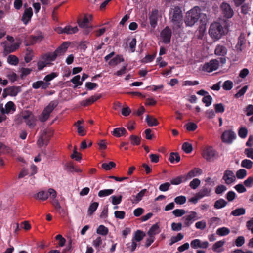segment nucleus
<instances>
[{"instance_id":"nucleus-1","label":"nucleus","mask_w":253,"mask_h":253,"mask_svg":"<svg viewBox=\"0 0 253 253\" xmlns=\"http://www.w3.org/2000/svg\"><path fill=\"white\" fill-rule=\"evenodd\" d=\"M201 15V9L195 6L186 13L185 23L186 26L191 27L197 22Z\"/></svg>"},{"instance_id":"nucleus-2","label":"nucleus","mask_w":253,"mask_h":253,"mask_svg":"<svg viewBox=\"0 0 253 253\" xmlns=\"http://www.w3.org/2000/svg\"><path fill=\"white\" fill-rule=\"evenodd\" d=\"M225 29L219 22H214L210 25L209 33L212 38L218 40L225 34Z\"/></svg>"},{"instance_id":"nucleus-3","label":"nucleus","mask_w":253,"mask_h":253,"mask_svg":"<svg viewBox=\"0 0 253 253\" xmlns=\"http://www.w3.org/2000/svg\"><path fill=\"white\" fill-rule=\"evenodd\" d=\"M169 18L171 21L177 28H180L183 20V15L181 9L178 6H175L169 12Z\"/></svg>"},{"instance_id":"nucleus-4","label":"nucleus","mask_w":253,"mask_h":253,"mask_svg":"<svg viewBox=\"0 0 253 253\" xmlns=\"http://www.w3.org/2000/svg\"><path fill=\"white\" fill-rule=\"evenodd\" d=\"M59 102L57 100H54L51 101L48 105L43 110L42 116L40 118L42 122L46 121L49 117L51 113L57 106Z\"/></svg>"},{"instance_id":"nucleus-5","label":"nucleus","mask_w":253,"mask_h":253,"mask_svg":"<svg viewBox=\"0 0 253 253\" xmlns=\"http://www.w3.org/2000/svg\"><path fill=\"white\" fill-rule=\"evenodd\" d=\"M220 7L221 13L224 18L230 19L233 16L234 11L229 4L223 2L221 4Z\"/></svg>"},{"instance_id":"nucleus-6","label":"nucleus","mask_w":253,"mask_h":253,"mask_svg":"<svg viewBox=\"0 0 253 253\" xmlns=\"http://www.w3.org/2000/svg\"><path fill=\"white\" fill-rule=\"evenodd\" d=\"M202 155L207 161H211L215 157L216 152L212 147L207 146L203 149Z\"/></svg>"},{"instance_id":"nucleus-7","label":"nucleus","mask_w":253,"mask_h":253,"mask_svg":"<svg viewBox=\"0 0 253 253\" xmlns=\"http://www.w3.org/2000/svg\"><path fill=\"white\" fill-rule=\"evenodd\" d=\"M219 66V61L216 59L211 60L209 62L205 63L202 70L208 72H211L217 70Z\"/></svg>"},{"instance_id":"nucleus-8","label":"nucleus","mask_w":253,"mask_h":253,"mask_svg":"<svg viewBox=\"0 0 253 253\" xmlns=\"http://www.w3.org/2000/svg\"><path fill=\"white\" fill-rule=\"evenodd\" d=\"M236 138V134L232 130H225L221 135V140L223 142L231 143Z\"/></svg>"},{"instance_id":"nucleus-9","label":"nucleus","mask_w":253,"mask_h":253,"mask_svg":"<svg viewBox=\"0 0 253 253\" xmlns=\"http://www.w3.org/2000/svg\"><path fill=\"white\" fill-rule=\"evenodd\" d=\"M171 34V30L168 26L165 27L161 31L160 36L163 39V42L165 44H169L170 43Z\"/></svg>"},{"instance_id":"nucleus-10","label":"nucleus","mask_w":253,"mask_h":253,"mask_svg":"<svg viewBox=\"0 0 253 253\" xmlns=\"http://www.w3.org/2000/svg\"><path fill=\"white\" fill-rule=\"evenodd\" d=\"M222 179L224 180L226 184L230 185L235 181L236 176L232 170H226L224 172Z\"/></svg>"},{"instance_id":"nucleus-11","label":"nucleus","mask_w":253,"mask_h":253,"mask_svg":"<svg viewBox=\"0 0 253 253\" xmlns=\"http://www.w3.org/2000/svg\"><path fill=\"white\" fill-rule=\"evenodd\" d=\"M6 42H4L2 43V44H4L3 47V54L5 55H7V54L14 52L19 47V43H15L14 44L11 45H6Z\"/></svg>"},{"instance_id":"nucleus-12","label":"nucleus","mask_w":253,"mask_h":253,"mask_svg":"<svg viewBox=\"0 0 253 253\" xmlns=\"http://www.w3.org/2000/svg\"><path fill=\"white\" fill-rule=\"evenodd\" d=\"M5 108L1 106L0 110L2 114L13 113L16 110V107L12 101H8L5 106Z\"/></svg>"},{"instance_id":"nucleus-13","label":"nucleus","mask_w":253,"mask_h":253,"mask_svg":"<svg viewBox=\"0 0 253 253\" xmlns=\"http://www.w3.org/2000/svg\"><path fill=\"white\" fill-rule=\"evenodd\" d=\"M211 190V187H209L207 184H205L197 194L198 195L199 198L202 199L204 197L210 196Z\"/></svg>"},{"instance_id":"nucleus-14","label":"nucleus","mask_w":253,"mask_h":253,"mask_svg":"<svg viewBox=\"0 0 253 253\" xmlns=\"http://www.w3.org/2000/svg\"><path fill=\"white\" fill-rule=\"evenodd\" d=\"M49 195L50 198L51 199V203L52 205L56 209H59L61 208L60 203L57 199H56L57 196V192L56 191L52 189L49 188Z\"/></svg>"},{"instance_id":"nucleus-15","label":"nucleus","mask_w":253,"mask_h":253,"mask_svg":"<svg viewBox=\"0 0 253 253\" xmlns=\"http://www.w3.org/2000/svg\"><path fill=\"white\" fill-rule=\"evenodd\" d=\"M197 214L195 211H191L189 215L184 216L182 219L184 220V224L186 227L189 226L192 223V221H195L198 218L197 217Z\"/></svg>"},{"instance_id":"nucleus-16","label":"nucleus","mask_w":253,"mask_h":253,"mask_svg":"<svg viewBox=\"0 0 253 253\" xmlns=\"http://www.w3.org/2000/svg\"><path fill=\"white\" fill-rule=\"evenodd\" d=\"M159 11L157 9L152 10L149 15V21L151 26L155 28L157 25L158 19Z\"/></svg>"},{"instance_id":"nucleus-17","label":"nucleus","mask_w":253,"mask_h":253,"mask_svg":"<svg viewBox=\"0 0 253 253\" xmlns=\"http://www.w3.org/2000/svg\"><path fill=\"white\" fill-rule=\"evenodd\" d=\"M203 171L201 169L199 168H195L192 170H190L188 173L185 175V179L184 181L190 179L192 178L201 175Z\"/></svg>"},{"instance_id":"nucleus-18","label":"nucleus","mask_w":253,"mask_h":253,"mask_svg":"<svg viewBox=\"0 0 253 253\" xmlns=\"http://www.w3.org/2000/svg\"><path fill=\"white\" fill-rule=\"evenodd\" d=\"M33 10L32 8L29 7L25 10L21 18V20L25 25H27L31 20Z\"/></svg>"},{"instance_id":"nucleus-19","label":"nucleus","mask_w":253,"mask_h":253,"mask_svg":"<svg viewBox=\"0 0 253 253\" xmlns=\"http://www.w3.org/2000/svg\"><path fill=\"white\" fill-rule=\"evenodd\" d=\"M101 97V95L99 94L97 95H93L91 96L90 97L84 100H83L81 102L80 104L82 106L86 107L87 106H89L91 105V104L93 103L94 102L98 100Z\"/></svg>"},{"instance_id":"nucleus-20","label":"nucleus","mask_w":253,"mask_h":253,"mask_svg":"<svg viewBox=\"0 0 253 253\" xmlns=\"http://www.w3.org/2000/svg\"><path fill=\"white\" fill-rule=\"evenodd\" d=\"M50 196L49 189L47 191H41L34 196L35 199L45 201Z\"/></svg>"},{"instance_id":"nucleus-21","label":"nucleus","mask_w":253,"mask_h":253,"mask_svg":"<svg viewBox=\"0 0 253 253\" xmlns=\"http://www.w3.org/2000/svg\"><path fill=\"white\" fill-rule=\"evenodd\" d=\"M57 57L56 53L53 52L44 54L41 56V58L42 60H45L47 62H50L55 61Z\"/></svg>"},{"instance_id":"nucleus-22","label":"nucleus","mask_w":253,"mask_h":253,"mask_svg":"<svg viewBox=\"0 0 253 253\" xmlns=\"http://www.w3.org/2000/svg\"><path fill=\"white\" fill-rule=\"evenodd\" d=\"M246 43V39L245 37L240 35L238 38V43L236 45V49L238 52H241L243 50L244 46Z\"/></svg>"},{"instance_id":"nucleus-23","label":"nucleus","mask_w":253,"mask_h":253,"mask_svg":"<svg viewBox=\"0 0 253 253\" xmlns=\"http://www.w3.org/2000/svg\"><path fill=\"white\" fill-rule=\"evenodd\" d=\"M5 90H8L9 95L11 96H16L21 91L20 86H9L6 88Z\"/></svg>"},{"instance_id":"nucleus-24","label":"nucleus","mask_w":253,"mask_h":253,"mask_svg":"<svg viewBox=\"0 0 253 253\" xmlns=\"http://www.w3.org/2000/svg\"><path fill=\"white\" fill-rule=\"evenodd\" d=\"M68 44L67 42H64L60 46H59L54 51L57 56L63 54L67 50Z\"/></svg>"},{"instance_id":"nucleus-25","label":"nucleus","mask_w":253,"mask_h":253,"mask_svg":"<svg viewBox=\"0 0 253 253\" xmlns=\"http://www.w3.org/2000/svg\"><path fill=\"white\" fill-rule=\"evenodd\" d=\"M112 134L116 137H120L122 135L127 134V131L124 127H118L116 128L113 130Z\"/></svg>"},{"instance_id":"nucleus-26","label":"nucleus","mask_w":253,"mask_h":253,"mask_svg":"<svg viewBox=\"0 0 253 253\" xmlns=\"http://www.w3.org/2000/svg\"><path fill=\"white\" fill-rule=\"evenodd\" d=\"M214 52L216 55L224 56L227 53V48L223 45H217Z\"/></svg>"},{"instance_id":"nucleus-27","label":"nucleus","mask_w":253,"mask_h":253,"mask_svg":"<svg viewBox=\"0 0 253 253\" xmlns=\"http://www.w3.org/2000/svg\"><path fill=\"white\" fill-rule=\"evenodd\" d=\"M147 192V189H144L141 190L138 194L136 195H133V199L132 200L133 203H138L139 201H140L143 197L144 196L145 194Z\"/></svg>"},{"instance_id":"nucleus-28","label":"nucleus","mask_w":253,"mask_h":253,"mask_svg":"<svg viewBox=\"0 0 253 253\" xmlns=\"http://www.w3.org/2000/svg\"><path fill=\"white\" fill-rule=\"evenodd\" d=\"M228 202L222 198L216 200L214 203V208L215 209H220L227 206Z\"/></svg>"},{"instance_id":"nucleus-29","label":"nucleus","mask_w":253,"mask_h":253,"mask_svg":"<svg viewBox=\"0 0 253 253\" xmlns=\"http://www.w3.org/2000/svg\"><path fill=\"white\" fill-rule=\"evenodd\" d=\"M146 121L150 126H157L159 125V122L157 119L149 115H147L146 117Z\"/></svg>"},{"instance_id":"nucleus-30","label":"nucleus","mask_w":253,"mask_h":253,"mask_svg":"<svg viewBox=\"0 0 253 253\" xmlns=\"http://www.w3.org/2000/svg\"><path fill=\"white\" fill-rule=\"evenodd\" d=\"M159 232V226L158 223H156L151 226L148 231L147 234L149 236L154 237V236L158 234Z\"/></svg>"},{"instance_id":"nucleus-31","label":"nucleus","mask_w":253,"mask_h":253,"mask_svg":"<svg viewBox=\"0 0 253 253\" xmlns=\"http://www.w3.org/2000/svg\"><path fill=\"white\" fill-rule=\"evenodd\" d=\"M224 244L225 241L224 240L218 241L213 244L212 250L215 252L220 253L223 251V250L219 249V248L222 247Z\"/></svg>"},{"instance_id":"nucleus-32","label":"nucleus","mask_w":253,"mask_h":253,"mask_svg":"<svg viewBox=\"0 0 253 253\" xmlns=\"http://www.w3.org/2000/svg\"><path fill=\"white\" fill-rule=\"evenodd\" d=\"M77 22L79 26L81 28H85L88 27L89 19L86 16H85L84 17L83 19L81 18H78L77 20Z\"/></svg>"},{"instance_id":"nucleus-33","label":"nucleus","mask_w":253,"mask_h":253,"mask_svg":"<svg viewBox=\"0 0 253 253\" xmlns=\"http://www.w3.org/2000/svg\"><path fill=\"white\" fill-rule=\"evenodd\" d=\"M124 61V59L122 56L120 55H117L109 62L108 64L110 66L116 65L118 63L121 62H123Z\"/></svg>"},{"instance_id":"nucleus-34","label":"nucleus","mask_w":253,"mask_h":253,"mask_svg":"<svg viewBox=\"0 0 253 253\" xmlns=\"http://www.w3.org/2000/svg\"><path fill=\"white\" fill-rule=\"evenodd\" d=\"M246 213V210L244 208H240L233 210L231 212V215L234 216H239L244 215Z\"/></svg>"},{"instance_id":"nucleus-35","label":"nucleus","mask_w":253,"mask_h":253,"mask_svg":"<svg viewBox=\"0 0 253 253\" xmlns=\"http://www.w3.org/2000/svg\"><path fill=\"white\" fill-rule=\"evenodd\" d=\"M33 56L34 53L33 50L29 48H27L24 57L25 61L26 63H29L33 59Z\"/></svg>"},{"instance_id":"nucleus-36","label":"nucleus","mask_w":253,"mask_h":253,"mask_svg":"<svg viewBox=\"0 0 253 253\" xmlns=\"http://www.w3.org/2000/svg\"><path fill=\"white\" fill-rule=\"evenodd\" d=\"M184 237L183 235L179 233L176 236H172L170 240V242L169 243V246H172L175 243H176L180 240H181Z\"/></svg>"},{"instance_id":"nucleus-37","label":"nucleus","mask_w":253,"mask_h":253,"mask_svg":"<svg viewBox=\"0 0 253 253\" xmlns=\"http://www.w3.org/2000/svg\"><path fill=\"white\" fill-rule=\"evenodd\" d=\"M169 160L171 163L176 162H179L180 160V157L179 154L177 152H171L170 153Z\"/></svg>"},{"instance_id":"nucleus-38","label":"nucleus","mask_w":253,"mask_h":253,"mask_svg":"<svg viewBox=\"0 0 253 253\" xmlns=\"http://www.w3.org/2000/svg\"><path fill=\"white\" fill-rule=\"evenodd\" d=\"M63 30H64V32L67 34H74L77 32L78 31V28L77 26L72 27V26L68 25L66 26L64 28Z\"/></svg>"},{"instance_id":"nucleus-39","label":"nucleus","mask_w":253,"mask_h":253,"mask_svg":"<svg viewBox=\"0 0 253 253\" xmlns=\"http://www.w3.org/2000/svg\"><path fill=\"white\" fill-rule=\"evenodd\" d=\"M230 233V230L225 227L218 228L216 231V234L220 236H224Z\"/></svg>"},{"instance_id":"nucleus-40","label":"nucleus","mask_w":253,"mask_h":253,"mask_svg":"<svg viewBox=\"0 0 253 253\" xmlns=\"http://www.w3.org/2000/svg\"><path fill=\"white\" fill-rule=\"evenodd\" d=\"M7 62L12 65H17L19 63V59L15 55H10L7 57Z\"/></svg>"},{"instance_id":"nucleus-41","label":"nucleus","mask_w":253,"mask_h":253,"mask_svg":"<svg viewBox=\"0 0 253 253\" xmlns=\"http://www.w3.org/2000/svg\"><path fill=\"white\" fill-rule=\"evenodd\" d=\"M65 169L70 171V172H81V170L79 169H77V168L75 167L73 164L71 162H69V163H67L66 165H65Z\"/></svg>"},{"instance_id":"nucleus-42","label":"nucleus","mask_w":253,"mask_h":253,"mask_svg":"<svg viewBox=\"0 0 253 253\" xmlns=\"http://www.w3.org/2000/svg\"><path fill=\"white\" fill-rule=\"evenodd\" d=\"M185 177V176L180 175L173 178L170 180V183L172 185H179L183 181H184Z\"/></svg>"},{"instance_id":"nucleus-43","label":"nucleus","mask_w":253,"mask_h":253,"mask_svg":"<svg viewBox=\"0 0 253 253\" xmlns=\"http://www.w3.org/2000/svg\"><path fill=\"white\" fill-rule=\"evenodd\" d=\"M98 205H99L98 203L96 202H93L92 203H91L90 205L89 208L88 209V211H87L88 214L89 215H92L95 211L96 209H97V208L98 207Z\"/></svg>"},{"instance_id":"nucleus-44","label":"nucleus","mask_w":253,"mask_h":253,"mask_svg":"<svg viewBox=\"0 0 253 253\" xmlns=\"http://www.w3.org/2000/svg\"><path fill=\"white\" fill-rule=\"evenodd\" d=\"M113 192V189H104L99 191L98 195L99 197H104L112 194Z\"/></svg>"},{"instance_id":"nucleus-45","label":"nucleus","mask_w":253,"mask_h":253,"mask_svg":"<svg viewBox=\"0 0 253 253\" xmlns=\"http://www.w3.org/2000/svg\"><path fill=\"white\" fill-rule=\"evenodd\" d=\"M247 175V171L245 169H240L236 173V177L238 179H244Z\"/></svg>"},{"instance_id":"nucleus-46","label":"nucleus","mask_w":253,"mask_h":253,"mask_svg":"<svg viewBox=\"0 0 253 253\" xmlns=\"http://www.w3.org/2000/svg\"><path fill=\"white\" fill-rule=\"evenodd\" d=\"M108 229L103 225H100L96 231L97 234L105 236L108 233Z\"/></svg>"},{"instance_id":"nucleus-47","label":"nucleus","mask_w":253,"mask_h":253,"mask_svg":"<svg viewBox=\"0 0 253 253\" xmlns=\"http://www.w3.org/2000/svg\"><path fill=\"white\" fill-rule=\"evenodd\" d=\"M129 139L132 145H139L140 144L141 138L137 136L131 135L129 137Z\"/></svg>"},{"instance_id":"nucleus-48","label":"nucleus","mask_w":253,"mask_h":253,"mask_svg":"<svg viewBox=\"0 0 253 253\" xmlns=\"http://www.w3.org/2000/svg\"><path fill=\"white\" fill-rule=\"evenodd\" d=\"M182 149L186 153L188 154L192 151L193 147L192 144L187 142H185L182 144Z\"/></svg>"},{"instance_id":"nucleus-49","label":"nucleus","mask_w":253,"mask_h":253,"mask_svg":"<svg viewBox=\"0 0 253 253\" xmlns=\"http://www.w3.org/2000/svg\"><path fill=\"white\" fill-rule=\"evenodd\" d=\"M253 162L249 159H244L242 160L241 166L242 167L247 169H250L253 166Z\"/></svg>"},{"instance_id":"nucleus-50","label":"nucleus","mask_w":253,"mask_h":253,"mask_svg":"<svg viewBox=\"0 0 253 253\" xmlns=\"http://www.w3.org/2000/svg\"><path fill=\"white\" fill-rule=\"evenodd\" d=\"M221 219L219 217H213L211 218L208 220V224L210 226H212L214 225L221 224Z\"/></svg>"},{"instance_id":"nucleus-51","label":"nucleus","mask_w":253,"mask_h":253,"mask_svg":"<svg viewBox=\"0 0 253 253\" xmlns=\"http://www.w3.org/2000/svg\"><path fill=\"white\" fill-rule=\"evenodd\" d=\"M116 167V164L114 162H110L109 163H103L101 165V167L102 169H104L105 170H110L113 168H115Z\"/></svg>"},{"instance_id":"nucleus-52","label":"nucleus","mask_w":253,"mask_h":253,"mask_svg":"<svg viewBox=\"0 0 253 253\" xmlns=\"http://www.w3.org/2000/svg\"><path fill=\"white\" fill-rule=\"evenodd\" d=\"M145 234L144 233V232H143L141 230H138L135 232V236H134L135 240H136L137 242H140L143 239V238L145 236Z\"/></svg>"},{"instance_id":"nucleus-53","label":"nucleus","mask_w":253,"mask_h":253,"mask_svg":"<svg viewBox=\"0 0 253 253\" xmlns=\"http://www.w3.org/2000/svg\"><path fill=\"white\" fill-rule=\"evenodd\" d=\"M227 187L224 185H219L215 189V193L216 194L220 195L227 190Z\"/></svg>"},{"instance_id":"nucleus-54","label":"nucleus","mask_w":253,"mask_h":253,"mask_svg":"<svg viewBox=\"0 0 253 253\" xmlns=\"http://www.w3.org/2000/svg\"><path fill=\"white\" fill-rule=\"evenodd\" d=\"M233 86V82L231 81L227 80L224 82L222 87L224 90H230L232 88Z\"/></svg>"},{"instance_id":"nucleus-55","label":"nucleus","mask_w":253,"mask_h":253,"mask_svg":"<svg viewBox=\"0 0 253 253\" xmlns=\"http://www.w3.org/2000/svg\"><path fill=\"white\" fill-rule=\"evenodd\" d=\"M51 63L50 62H47L45 60H39L37 63L38 69L39 70H42L45 67H46L47 66L49 65Z\"/></svg>"},{"instance_id":"nucleus-56","label":"nucleus","mask_w":253,"mask_h":253,"mask_svg":"<svg viewBox=\"0 0 253 253\" xmlns=\"http://www.w3.org/2000/svg\"><path fill=\"white\" fill-rule=\"evenodd\" d=\"M214 109L216 113H222L225 111V107L223 104L221 103H217L214 105Z\"/></svg>"},{"instance_id":"nucleus-57","label":"nucleus","mask_w":253,"mask_h":253,"mask_svg":"<svg viewBox=\"0 0 253 253\" xmlns=\"http://www.w3.org/2000/svg\"><path fill=\"white\" fill-rule=\"evenodd\" d=\"M174 201L177 204L182 205L186 202V198L184 196H179L174 198Z\"/></svg>"},{"instance_id":"nucleus-58","label":"nucleus","mask_w":253,"mask_h":253,"mask_svg":"<svg viewBox=\"0 0 253 253\" xmlns=\"http://www.w3.org/2000/svg\"><path fill=\"white\" fill-rule=\"evenodd\" d=\"M201 181L198 178L193 179L189 183V186L193 189H196L200 184Z\"/></svg>"},{"instance_id":"nucleus-59","label":"nucleus","mask_w":253,"mask_h":253,"mask_svg":"<svg viewBox=\"0 0 253 253\" xmlns=\"http://www.w3.org/2000/svg\"><path fill=\"white\" fill-rule=\"evenodd\" d=\"M248 134V130L245 127H241L238 131V135L241 138H245Z\"/></svg>"},{"instance_id":"nucleus-60","label":"nucleus","mask_w":253,"mask_h":253,"mask_svg":"<svg viewBox=\"0 0 253 253\" xmlns=\"http://www.w3.org/2000/svg\"><path fill=\"white\" fill-rule=\"evenodd\" d=\"M212 100L211 96L210 95H207L202 98V102L205 104L206 106L208 107L211 105Z\"/></svg>"},{"instance_id":"nucleus-61","label":"nucleus","mask_w":253,"mask_h":253,"mask_svg":"<svg viewBox=\"0 0 253 253\" xmlns=\"http://www.w3.org/2000/svg\"><path fill=\"white\" fill-rule=\"evenodd\" d=\"M80 75H76L71 79V82L76 86H80L82 84V81H80Z\"/></svg>"},{"instance_id":"nucleus-62","label":"nucleus","mask_w":253,"mask_h":253,"mask_svg":"<svg viewBox=\"0 0 253 253\" xmlns=\"http://www.w3.org/2000/svg\"><path fill=\"white\" fill-rule=\"evenodd\" d=\"M111 198L112 199V203L114 205H117L121 202L122 196L121 195L118 196L113 195Z\"/></svg>"},{"instance_id":"nucleus-63","label":"nucleus","mask_w":253,"mask_h":253,"mask_svg":"<svg viewBox=\"0 0 253 253\" xmlns=\"http://www.w3.org/2000/svg\"><path fill=\"white\" fill-rule=\"evenodd\" d=\"M245 242V238L243 236H239L235 241V244L237 247H241L244 244Z\"/></svg>"},{"instance_id":"nucleus-64","label":"nucleus","mask_w":253,"mask_h":253,"mask_svg":"<svg viewBox=\"0 0 253 253\" xmlns=\"http://www.w3.org/2000/svg\"><path fill=\"white\" fill-rule=\"evenodd\" d=\"M244 185L248 187L251 188L253 186V176H249L247 178V179L244 180Z\"/></svg>"}]
</instances>
